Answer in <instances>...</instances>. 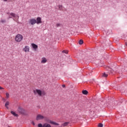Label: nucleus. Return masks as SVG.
<instances>
[{"mask_svg": "<svg viewBox=\"0 0 127 127\" xmlns=\"http://www.w3.org/2000/svg\"><path fill=\"white\" fill-rule=\"evenodd\" d=\"M33 93L34 95L38 94L40 97H42V96H45L46 95V92L44 90L42 91L40 89L33 90Z\"/></svg>", "mask_w": 127, "mask_h": 127, "instance_id": "f257e3e1", "label": "nucleus"}, {"mask_svg": "<svg viewBox=\"0 0 127 127\" xmlns=\"http://www.w3.org/2000/svg\"><path fill=\"white\" fill-rule=\"evenodd\" d=\"M22 39H23V36L19 34H17L15 38V40L16 42H20Z\"/></svg>", "mask_w": 127, "mask_h": 127, "instance_id": "f03ea898", "label": "nucleus"}, {"mask_svg": "<svg viewBox=\"0 0 127 127\" xmlns=\"http://www.w3.org/2000/svg\"><path fill=\"white\" fill-rule=\"evenodd\" d=\"M17 111L19 114H21V115H25V114H26V111L25 110L20 106H18Z\"/></svg>", "mask_w": 127, "mask_h": 127, "instance_id": "7ed1b4c3", "label": "nucleus"}, {"mask_svg": "<svg viewBox=\"0 0 127 127\" xmlns=\"http://www.w3.org/2000/svg\"><path fill=\"white\" fill-rule=\"evenodd\" d=\"M7 14H10V15H11V16H12V17L14 18H16V16L17 17V20H18V18H19V16L16 15L15 13H12V12H11V13H9V12H7Z\"/></svg>", "mask_w": 127, "mask_h": 127, "instance_id": "20e7f679", "label": "nucleus"}, {"mask_svg": "<svg viewBox=\"0 0 127 127\" xmlns=\"http://www.w3.org/2000/svg\"><path fill=\"white\" fill-rule=\"evenodd\" d=\"M29 23V24H31V25H34V24L36 23V19L34 18L30 19Z\"/></svg>", "mask_w": 127, "mask_h": 127, "instance_id": "39448f33", "label": "nucleus"}, {"mask_svg": "<svg viewBox=\"0 0 127 127\" xmlns=\"http://www.w3.org/2000/svg\"><path fill=\"white\" fill-rule=\"evenodd\" d=\"M36 23H37V24H40V23H42V20L41 19V17H38L36 18Z\"/></svg>", "mask_w": 127, "mask_h": 127, "instance_id": "423d86ee", "label": "nucleus"}, {"mask_svg": "<svg viewBox=\"0 0 127 127\" xmlns=\"http://www.w3.org/2000/svg\"><path fill=\"white\" fill-rule=\"evenodd\" d=\"M47 123L51 124V125H54V126H59V124L54 122L49 119L47 121Z\"/></svg>", "mask_w": 127, "mask_h": 127, "instance_id": "0eeeda50", "label": "nucleus"}, {"mask_svg": "<svg viewBox=\"0 0 127 127\" xmlns=\"http://www.w3.org/2000/svg\"><path fill=\"white\" fill-rule=\"evenodd\" d=\"M31 46L34 51H36L37 50V48H38V46L34 43H32Z\"/></svg>", "mask_w": 127, "mask_h": 127, "instance_id": "6e6552de", "label": "nucleus"}, {"mask_svg": "<svg viewBox=\"0 0 127 127\" xmlns=\"http://www.w3.org/2000/svg\"><path fill=\"white\" fill-rule=\"evenodd\" d=\"M44 119V116L39 114L37 116L36 120V121H40V120H43Z\"/></svg>", "mask_w": 127, "mask_h": 127, "instance_id": "1a4fd4ad", "label": "nucleus"}, {"mask_svg": "<svg viewBox=\"0 0 127 127\" xmlns=\"http://www.w3.org/2000/svg\"><path fill=\"white\" fill-rule=\"evenodd\" d=\"M23 51L25 52H29V46H26L25 48L23 49Z\"/></svg>", "mask_w": 127, "mask_h": 127, "instance_id": "9d476101", "label": "nucleus"}, {"mask_svg": "<svg viewBox=\"0 0 127 127\" xmlns=\"http://www.w3.org/2000/svg\"><path fill=\"white\" fill-rule=\"evenodd\" d=\"M10 113L11 115L14 116V117H18V114H16V113H15V112L11 111Z\"/></svg>", "mask_w": 127, "mask_h": 127, "instance_id": "9b49d317", "label": "nucleus"}, {"mask_svg": "<svg viewBox=\"0 0 127 127\" xmlns=\"http://www.w3.org/2000/svg\"><path fill=\"white\" fill-rule=\"evenodd\" d=\"M47 62V60L46 58H43L42 60L41 61V63H46Z\"/></svg>", "mask_w": 127, "mask_h": 127, "instance_id": "f8f14e48", "label": "nucleus"}, {"mask_svg": "<svg viewBox=\"0 0 127 127\" xmlns=\"http://www.w3.org/2000/svg\"><path fill=\"white\" fill-rule=\"evenodd\" d=\"M44 127H51V125L50 124H49L48 123H45L43 124Z\"/></svg>", "mask_w": 127, "mask_h": 127, "instance_id": "ddd939ff", "label": "nucleus"}, {"mask_svg": "<svg viewBox=\"0 0 127 127\" xmlns=\"http://www.w3.org/2000/svg\"><path fill=\"white\" fill-rule=\"evenodd\" d=\"M82 93L83 95H88V92L86 90H82Z\"/></svg>", "mask_w": 127, "mask_h": 127, "instance_id": "4468645a", "label": "nucleus"}, {"mask_svg": "<svg viewBox=\"0 0 127 127\" xmlns=\"http://www.w3.org/2000/svg\"><path fill=\"white\" fill-rule=\"evenodd\" d=\"M9 105V102L8 101H6V103H5V107L6 108L8 109V106Z\"/></svg>", "mask_w": 127, "mask_h": 127, "instance_id": "2eb2a0df", "label": "nucleus"}, {"mask_svg": "<svg viewBox=\"0 0 127 127\" xmlns=\"http://www.w3.org/2000/svg\"><path fill=\"white\" fill-rule=\"evenodd\" d=\"M59 10H63V5H59Z\"/></svg>", "mask_w": 127, "mask_h": 127, "instance_id": "dca6fc26", "label": "nucleus"}, {"mask_svg": "<svg viewBox=\"0 0 127 127\" xmlns=\"http://www.w3.org/2000/svg\"><path fill=\"white\" fill-rule=\"evenodd\" d=\"M8 15H9V17L8 18V19H9V18H13V20H14V21H16V19L12 18L11 15H10V14H8Z\"/></svg>", "mask_w": 127, "mask_h": 127, "instance_id": "f3484780", "label": "nucleus"}, {"mask_svg": "<svg viewBox=\"0 0 127 127\" xmlns=\"http://www.w3.org/2000/svg\"><path fill=\"white\" fill-rule=\"evenodd\" d=\"M78 43L80 45H82V44H83V43H84V41H83V40H80L78 41Z\"/></svg>", "mask_w": 127, "mask_h": 127, "instance_id": "a211bd4d", "label": "nucleus"}, {"mask_svg": "<svg viewBox=\"0 0 127 127\" xmlns=\"http://www.w3.org/2000/svg\"><path fill=\"white\" fill-rule=\"evenodd\" d=\"M62 26V24L61 23H57L56 24V27H61Z\"/></svg>", "mask_w": 127, "mask_h": 127, "instance_id": "6ab92c4d", "label": "nucleus"}, {"mask_svg": "<svg viewBox=\"0 0 127 127\" xmlns=\"http://www.w3.org/2000/svg\"><path fill=\"white\" fill-rule=\"evenodd\" d=\"M102 77H104L105 78H107L108 77V74L106 73V72H104L102 74Z\"/></svg>", "mask_w": 127, "mask_h": 127, "instance_id": "aec40b11", "label": "nucleus"}, {"mask_svg": "<svg viewBox=\"0 0 127 127\" xmlns=\"http://www.w3.org/2000/svg\"><path fill=\"white\" fill-rule=\"evenodd\" d=\"M68 125H69V122H65L63 124V126H64V127H66V126H68Z\"/></svg>", "mask_w": 127, "mask_h": 127, "instance_id": "412c9836", "label": "nucleus"}, {"mask_svg": "<svg viewBox=\"0 0 127 127\" xmlns=\"http://www.w3.org/2000/svg\"><path fill=\"white\" fill-rule=\"evenodd\" d=\"M0 22H1V23H5V22H6V20H3V19H1L0 21Z\"/></svg>", "mask_w": 127, "mask_h": 127, "instance_id": "4be33fe9", "label": "nucleus"}, {"mask_svg": "<svg viewBox=\"0 0 127 127\" xmlns=\"http://www.w3.org/2000/svg\"><path fill=\"white\" fill-rule=\"evenodd\" d=\"M38 127H44L43 125L41 123H39L38 124Z\"/></svg>", "mask_w": 127, "mask_h": 127, "instance_id": "5701e85b", "label": "nucleus"}, {"mask_svg": "<svg viewBox=\"0 0 127 127\" xmlns=\"http://www.w3.org/2000/svg\"><path fill=\"white\" fill-rule=\"evenodd\" d=\"M104 125H103V124L102 123H99L98 124V127H103Z\"/></svg>", "mask_w": 127, "mask_h": 127, "instance_id": "b1692460", "label": "nucleus"}, {"mask_svg": "<svg viewBox=\"0 0 127 127\" xmlns=\"http://www.w3.org/2000/svg\"><path fill=\"white\" fill-rule=\"evenodd\" d=\"M62 53H65V54H68V52H67V51H66L65 50H63L62 51Z\"/></svg>", "mask_w": 127, "mask_h": 127, "instance_id": "393cba45", "label": "nucleus"}, {"mask_svg": "<svg viewBox=\"0 0 127 127\" xmlns=\"http://www.w3.org/2000/svg\"><path fill=\"white\" fill-rule=\"evenodd\" d=\"M6 98H9V94L8 93H6Z\"/></svg>", "mask_w": 127, "mask_h": 127, "instance_id": "a878e982", "label": "nucleus"}, {"mask_svg": "<svg viewBox=\"0 0 127 127\" xmlns=\"http://www.w3.org/2000/svg\"><path fill=\"white\" fill-rule=\"evenodd\" d=\"M124 101H125V99H120L119 102L120 103H121V104L123 103V102H124Z\"/></svg>", "mask_w": 127, "mask_h": 127, "instance_id": "bb28decb", "label": "nucleus"}, {"mask_svg": "<svg viewBox=\"0 0 127 127\" xmlns=\"http://www.w3.org/2000/svg\"><path fill=\"white\" fill-rule=\"evenodd\" d=\"M31 124L33 126H35V123L33 121H32Z\"/></svg>", "mask_w": 127, "mask_h": 127, "instance_id": "cd10ccee", "label": "nucleus"}, {"mask_svg": "<svg viewBox=\"0 0 127 127\" xmlns=\"http://www.w3.org/2000/svg\"><path fill=\"white\" fill-rule=\"evenodd\" d=\"M62 86L63 88H65V87H66V85H65V84H63Z\"/></svg>", "mask_w": 127, "mask_h": 127, "instance_id": "c85d7f7f", "label": "nucleus"}, {"mask_svg": "<svg viewBox=\"0 0 127 127\" xmlns=\"http://www.w3.org/2000/svg\"><path fill=\"white\" fill-rule=\"evenodd\" d=\"M0 90H3V87L0 86Z\"/></svg>", "mask_w": 127, "mask_h": 127, "instance_id": "c756f323", "label": "nucleus"}, {"mask_svg": "<svg viewBox=\"0 0 127 127\" xmlns=\"http://www.w3.org/2000/svg\"><path fill=\"white\" fill-rule=\"evenodd\" d=\"M125 44H126V46H127V42H125Z\"/></svg>", "mask_w": 127, "mask_h": 127, "instance_id": "7c9ffc66", "label": "nucleus"}, {"mask_svg": "<svg viewBox=\"0 0 127 127\" xmlns=\"http://www.w3.org/2000/svg\"><path fill=\"white\" fill-rule=\"evenodd\" d=\"M3 101H6L5 99L3 98Z\"/></svg>", "mask_w": 127, "mask_h": 127, "instance_id": "2f4dec72", "label": "nucleus"}]
</instances>
